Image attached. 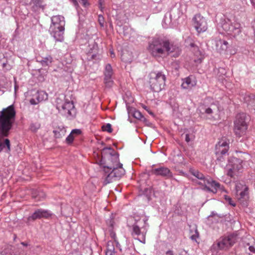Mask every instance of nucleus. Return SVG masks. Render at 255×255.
I'll use <instances>...</instances> for the list:
<instances>
[{"instance_id": "33", "label": "nucleus", "mask_w": 255, "mask_h": 255, "mask_svg": "<svg viewBox=\"0 0 255 255\" xmlns=\"http://www.w3.org/2000/svg\"><path fill=\"white\" fill-rule=\"evenodd\" d=\"M199 234L197 232V229H195V233L194 235H192L191 236V238L192 240H196V239L198 237Z\"/></svg>"}, {"instance_id": "18", "label": "nucleus", "mask_w": 255, "mask_h": 255, "mask_svg": "<svg viewBox=\"0 0 255 255\" xmlns=\"http://www.w3.org/2000/svg\"><path fill=\"white\" fill-rule=\"evenodd\" d=\"M32 2L34 5L32 7V10L34 11H43L44 6L42 5L41 2L39 0H27L26 4H31Z\"/></svg>"}, {"instance_id": "10", "label": "nucleus", "mask_w": 255, "mask_h": 255, "mask_svg": "<svg viewBox=\"0 0 255 255\" xmlns=\"http://www.w3.org/2000/svg\"><path fill=\"white\" fill-rule=\"evenodd\" d=\"M57 109L63 115L68 116H74L75 115V110L72 102H65L63 104L57 105Z\"/></svg>"}, {"instance_id": "20", "label": "nucleus", "mask_w": 255, "mask_h": 255, "mask_svg": "<svg viewBox=\"0 0 255 255\" xmlns=\"http://www.w3.org/2000/svg\"><path fill=\"white\" fill-rule=\"evenodd\" d=\"M66 132L65 128L62 126L56 127L53 130L55 137L58 138L63 137L65 135Z\"/></svg>"}, {"instance_id": "22", "label": "nucleus", "mask_w": 255, "mask_h": 255, "mask_svg": "<svg viewBox=\"0 0 255 255\" xmlns=\"http://www.w3.org/2000/svg\"><path fill=\"white\" fill-rule=\"evenodd\" d=\"M81 131L79 129H75L72 130L70 134L66 138V142L68 144H71L75 138L74 134H81Z\"/></svg>"}, {"instance_id": "14", "label": "nucleus", "mask_w": 255, "mask_h": 255, "mask_svg": "<svg viewBox=\"0 0 255 255\" xmlns=\"http://www.w3.org/2000/svg\"><path fill=\"white\" fill-rule=\"evenodd\" d=\"M51 216V213L48 211L42 209H39L35 211V212L28 218L29 221H34L37 219H40L41 218H48Z\"/></svg>"}, {"instance_id": "26", "label": "nucleus", "mask_w": 255, "mask_h": 255, "mask_svg": "<svg viewBox=\"0 0 255 255\" xmlns=\"http://www.w3.org/2000/svg\"><path fill=\"white\" fill-rule=\"evenodd\" d=\"M132 113L133 116L137 119L141 120L143 118L141 113L135 109H133L132 111Z\"/></svg>"}, {"instance_id": "2", "label": "nucleus", "mask_w": 255, "mask_h": 255, "mask_svg": "<svg viewBox=\"0 0 255 255\" xmlns=\"http://www.w3.org/2000/svg\"><path fill=\"white\" fill-rule=\"evenodd\" d=\"M106 164L104 166L105 172L108 173L111 170L106 177L108 182L112 181L114 178H119L124 174L125 170L122 167V164L119 162V159L117 156H108Z\"/></svg>"}, {"instance_id": "13", "label": "nucleus", "mask_w": 255, "mask_h": 255, "mask_svg": "<svg viewBox=\"0 0 255 255\" xmlns=\"http://www.w3.org/2000/svg\"><path fill=\"white\" fill-rule=\"evenodd\" d=\"M194 25L198 32H204L207 29V23L204 17H195Z\"/></svg>"}, {"instance_id": "23", "label": "nucleus", "mask_w": 255, "mask_h": 255, "mask_svg": "<svg viewBox=\"0 0 255 255\" xmlns=\"http://www.w3.org/2000/svg\"><path fill=\"white\" fill-rule=\"evenodd\" d=\"M218 111V108L215 104H212L210 107L205 109V112L206 114L211 116L214 113Z\"/></svg>"}, {"instance_id": "35", "label": "nucleus", "mask_w": 255, "mask_h": 255, "mask_svg": "<svg viewBox=\"0 0 255 255\" xmlns=\"http://www.w3.org/2000/svg\"><path fill=\"white\" fill-rule=\"evenodd\" d=\"M162 255H174V254L172 251L168 250L164 253Z\"/></svg>"}, {"instance_id": "39", "label": "nucleus", "mask_w": 255, "mask_h": 255, "mask_svg": "<svg viewBox=\"0 0 255 255\" xmlns=\"http://www.w3.org/2000/svg\"><path fill=\"white\" fill-rule=\"evenodd\" d=\"M251 3L253 4V5H255V0H250Z\"/></svg>"}, {"instance_id": "19", "label": "nucleus", "mask_w": 255, "mask_h": 255, "mask_svg": "<svg viewBox=\"0 0 255 255\" xmlns=\"http://www.w3.org/2000/svg\"><path fill=\"white\" fill-rule=\"evenodd\" d=\"M113 74V70L110 64H107L105 68V83L107 84H108L109 86L111 85L112 83V81L110 80V79Z\"/></svg>"}, {"instance_id": "28", "label": "nucleus", "mask_w": 255, "mask_h": 255, "mask_svg": "<svg viewBox=\"0 0 255 255\" xmlns=\"http://www.w3.org/2000/svg\"><path fill=\"white\" fill-rule=\"evenodd\" d=\"M171 21V17H165L163 21V26L165 27L170 25Z\"/></svg>"}, {"instance_id": "7", "label": "nucleus", "mask_w": 255, "mask_h": 255, "mask_svg": "<svg viewBox=\"0 0 255 255\" xmlns=\"http://www.w3.org/2000/svg\"><path fill=\"white\" fill-rule=\"evenodd\" d=\"M165 77L161 73H152L151 74L149 83L153 91L159 92L164 88Z\"/></svg>"}, {"instance_id": "4", "label": "nucleus", "mask_w": 255, "mask_h": 255, "mask_svg": "<svg viewBox=\"0 0 255 255\" xmlns=\"http://www.w3.org/2000/svg\"><path fill=\"white\" fill-rule=\"evenodd\" d=\"M243 161L235 157L231 158L229 164L227 165V175L231 177L235 178L243 171Z\"/></svg>"}, {"instance_id": "37", "label": "nucleus", "mask_w": 255, "mask_h": 255, "mask_svg": "<svg viewBox=\"0 0 255 255\" xmlns=\"http://www.w3.org/2000/svg\"><path fill=\"white\" fill-rule=\"evenodd\" d=\"M185 140L187 142H189L191 140V139L189 137V135L188 134H186Z\"/></svg>"}, {"instance_id": "43", "label": "nucleus", "mask_w": 255, "mask_h": 255, "mask_svg": "<svg viewBox=\"0 0 255 255\" xmlns=\"http://www.w3.org/2000/svg\"><path fill=\"white\" fill-rule=\"evenodd\" d=\"M186 254L185 253V255H182V254H180L179 255H186Z\"/></svg>"}, {"instance_id": "25", "label": "nucleus", "mask_w": 255, "mask_h": 255, "mask_svg": "<svg viewBox=\"0 0 255 255\" xmlns=\"http://www.w3.org/2000/svg\"><path fill=\"white\" fill-rule=\"evenodd\" d=\"M190 172L192 173V175H193L194 176H195L196 178L198 179V180H197L195 181V183L198 184V182H200L202 181V180L205 179V177L204 175L201 173L198 172V171H195L192 169H191L190 170Z\"/></svg>"}, {"instance_id": "16", "label": "nucleus", "mask_w": 255, "mask_h": 255, "mask_svg": "<svg viewBox=\"0 0 255 255\" xmlns=\"http://www.w3.org/2000/svg\"><path fill=\"white\" fill-rule=\"evenodd\" d=\"M151 173L156 175H160L166 177H170L172 176V173L170 170L164 167L152 169Z\"/></svg>"}, {"instance_id": "12", "label": "nucleus", "mask_w": 255, "mask_h": 255, "mask_svg": "<svg viewBox=\"0 0 255 255\" xmlns=\"http://www.w3.org/2000/svg\"><path fill=\"white\" fill-rule=\"evenodd\" d=\"M146 225V220H139L135 222L133 226V233L135 235L138 236L140 234H143L146 232L145 226Z\"/></svg>"}, {"instance_id": "32", "label": "nucleus", "mask_w": 255, "mask_h": 255, "mask_svg": "<svg viewBox=\"0 0 255 255\" xmlns=\"http://www.w3.org/2000/svg\"><path fill=\"white\" fill-rule=\"evenodd\" d=\"M40 127V125L39 124H35L32 125L30 127V128L32 131H36L38 128H39Z\"/></svg>"}, {"instance_id": "36", "label": "nucleus", "mask_w": 255, "mask_h": 255, "mask_svg": "<svg viewBox=\"0 0 255 255\" xmlns=\"http://www.w3.org/2000/svg\"><path fill=\"white\" fill-rule=\"evenodd\" d=\"M142 107L143 109H144L145 110H146L149 114H150V115H153V113H152L150 111H149V110H148V108H147L145 106H144V105H142Z\"/></svg>"}, {"instance_id": "9", "label": "nucleus", "mask_w": 255, "mask_h": 255, "mask_svg": "<svg viewBox=\"0 0 255 255\" xmlns=\"http://www.w3.org/2000/svg\"><path fill=\"white\" fill-rule=\"evenodd\" d=\"M229 148V141L227 139H222L218 142L216 145V154L218 160L222 161L225 159Z\"/></svg>"}, {"instance_id": "21", "label": "nucleus", "mask_w": 255, "mask_h": 255, "mask_svg": "<svg viewBox=\"0 0 255 255\" xmlns=\"http://www.w3.org/2000/svg\"><path fill=\"white\" fill-rule=\"evenodd\" d=\"M220 46L218 50L220 53L225 52L228 48V42L225 40H220L217 43V46Z\"/></svg>"}, {"instance_id": "6", "label": "nucleus", "mask_w": 255, "mask_h": 255, "mask_svg": "<svg viewBox=\"0 0 255 255\" xmlns=\"http://www.w3.org/2000/svg\"><path fill=\"white\" fill-rule=\"evenodd\" d=\"M60 17H52L51 19L53 25L51 26L53 33V36L58 41H62L63 39L65 21L61 20Z\"/></svg>"}, {"instance_id": "42", "label": "nucleus", "mask_w": 255, "mask_h": 255, "mask_svg": "<svg viewBox=\"0 0 255 255\" xmlns=\"http://www.w3.org/2000/svg\"><path fill=\"white\" fill-rule=\"evenodd\" d=\"M98 16H103V15H102V14H99L98 15Z\"/></svg>"}, {"instance_id": "3", "label": "nucleus", "mask_w": 255, "mask_h": 255, "mask_svg": "<svg viewBox=\"0 0 255 255\" xmlns=\"http://www.w3.org/2000/svg\"><path fill=\"white\" fill-rule=\"evenodd\" d=\"M248 125L246 114L237 115L234 121V131L236 136L241 137L246 134Z\"/></svg>"}, {"instance_id": "41", "label": "nucleus", "mask_w": 255, "mask_h": 255, "mask_svg": "<svg viewBox=\"0 0 255 255\" xmlns=\"http://www.w3.org/2000/svg\"><path fill=\"white\" fill-rule=\"evenodd\" d=\"M79 134H76V133H75V134H74V136H75V137L76 136H77V135H79Z\"/></svg>"}, {"instance_id": "30", "label": "nucleus", "mask_w": 255, "mask_h": 255, "mask_svg": "<svg viewBox=\"0 0 255 255\" xmlns=\"http://www.w3.org/2000/svg\"><path fill=\"white\" fill-rule=\"evenodd\" d=\"M98 4L99 8L102 11H103V10L104 8V7L103 6V5L104 4V0H98Z\"/></svg>"}, {"instance_id": "5", "label": "nucleus", "mask_w": 255, "mask_h": 255, "mask_svg": "<svg viewBox=\"0 0 255 255\" xmlns=\"http://www.w3.org/2000/svg\"><path fill=\"white\" fill-rule=\"evenodd\" d=\"M235 196L241 204L246 206L249 199L248 187L245 184L237 183L235 186Z\"/></svg>"}, {"instance_id": "34", "label": "nucleus", "mask_w": 255, "mask_h": 255, "mask_svg": "<svg viewBox=\"0 0 255 255\" xmlns=\"http://www.w3.org/2000/svg\"><path fill=\"white\" fill-rule=\"evenodd\" d=\"M71 0L75 6H76L78 5V2L76 0ZM82 1L83 4L85 5L86 3L87 2L86 0H82Z\"/></svg>"}, {"instance_id": "11", "label": "nucleus", "mask_w": 255, "mask_h": 255, "mask_svg": "<svg viewBox=\"0 0 255 255\" xmlns=\"http://www.w3.org/2000/svg\"><path fill=\"white\" fill-rule=\"evenodd\" d=\"M236 241V237L230 235L222 239L218 244V247L220 249H225L232 246Z\"/></svg>"}, {"instance_id": "27", "label": "nucleus", "mask_w": 255, "mask_h": 255, "mask_svg": "<svg viewBox=\"0 0 255 255\" xmlns=\"http://www.w3.org/2000/svg\"><path fill=\"white\" fill-rule=\"evenodd\" d=\"M224 198L226 202L229 205L233 207H235L236 206V203H235V202L229 196L225 195H224Z\"/></svg>"}, {"instance_id": "29", "label": "nucleus", "mask_w": 255, "mask_h": 255, "mask_svg": "<svg viewBox=\"0 0 255 255\" xmlns=\"http://www.w3.org/2000/svg\"><path fill=\"white\" fill-rule=\"evenodd\" d=\"M102 129L103 131H108V132H111L112 131L111 125L110 124H107L106 125L103 126Z\"/></svg>"}, {"instance_id": "40", "label": "nucleus", "mask_w": 255, "mask_h": 255, "mask_svg": "<svg viewBox=\"0 0 255 255\" xmlns=\"http://www.w3.org/2000/svg\"><path fill=\"white\" fill-rule=\"evenodd\" d=\"M99 22H100V23L101 25L102 26H103V23H102V21H103V20H101V19H99Z\"/></svg>"}, {"instance_id": "1", "label": "nucleus", "mask_w": 255, "mask_h": 255, "mask_svg": "<svg viewBox=\"0 0 255 255\" xmlns=\"http://www.w3.org/2000/svg\"><path fill=\"white\" fill-rule=\"evenodd\" d=\"M148 50L155 57H165L171 54L177 57L180 54V48L176 45L170 44L168 41L162 38H156L149 43Z\"/></svg>"}, {"instance_id": "17", "label": "nucleus", "mask_w": 255, "mask_h": 255, "mask_svg": "<svg viewBox=\"0 0 255 255\" xmlns=\"http://www.w3.org/2000/svg\"><path fill=\"white\" fill-rule=\"evenodd\" d=\"M35 98H32L30 100L31 105H36L39 102L46 100L48 99V94L43 91H40L37 92L35 95Z\"/></svg>"}, {"instance_id": "15", "label": "nucleus", "mask_w": 255, "mask_h": 255, "mask_svg": "<svg viewBox=\"0 0 255 255\" xmlns=\"http://www.w3.org/2000/svg\"><path fill=\"white\" fill-rule=\"evenodd\" d=\"M197 84V80L195 77L190 76L182 80L181 87L184 89H191Z\"/></svg>"}, {"instance_id": "24", "label": "nucleus", "mask_w": 255, "mask_h": 255, "mask_svg": "<svg viewBox=\"0 0 255 255\" xmlns=\"http://www.w3.org/2000/svg\"><path fill=\"white\" fill-rule=\"evenodd\" d=\"M106 255H115V248L112 242H108Z\"/></svg>"}, {"instance_id": "38", "label": "nucleus", "mask_w": 255, "mask_h": 255, "mask_svg": "<svg viewBox=\"0 0 255 255\" xmlns=\"http://www.w3.org/2000/svg\"><path fill=\"white\" fill-rule=\"evenodd\" d=\"M45 59L46 60V61H43V62H46L47 61H49V62H51V57L46 58Z\"/></svg>"}, {"instance_id": "44", "label": "nucleus", "mask_w": 255, "mask_h": 255, "mask_svg": "<svg viewBox=\"0 0 255 255\" xmlns=\"http://www.w3.org/2000/svg\"><path fill=\"white\" fill-rule=\"evenodd\" d=\"M111 53L112 54H113V52L111 51Z\"/></svg>"}, {"instance_id": "31", "label": "nucleus", "mask_w": 255, "mask_h": 255, "mask_svg": "<svg viewBox=\"0 0 255 255\" xmlns=\"http://www.w3.org/2000/svg\"><path fill=\"white\" fill-rule=\"evenodd\" d=\"M249 249L251 255H255V245L250 246Z\"/></svg>"}, {"instance_id": "8", "label": "nucleus", "mask_w": 255, "mask_h": 255, "mask_svg": "<svg viewBox=\"0 0 255 255\" xmlns=\"http://www.w3.org/2000/svg\"><path fill=\"white\" fill-rule=\"evenodd\" d=\"M198 184L201 186L202 189L214 193H216L218 190L221 189L220 184L210 177L205 178L201 182H198Z\"/></svg>"}]
</instances>
